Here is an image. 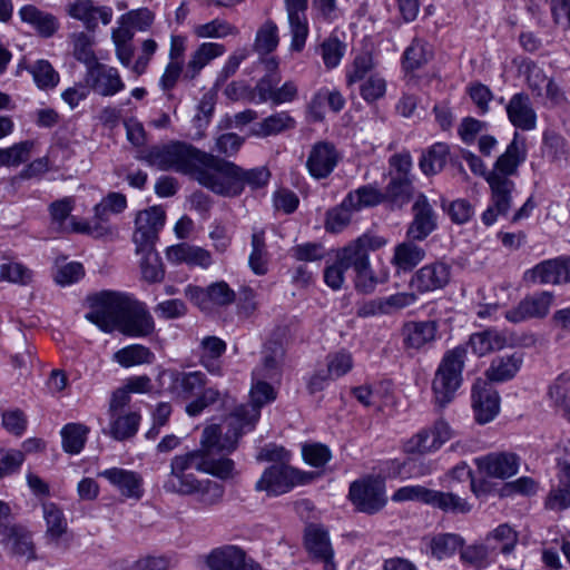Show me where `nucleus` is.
<instances>
[{"label": "nucleus", "instance_id": "obj_1", "mask_svg": "<svg viewBox=\"0 0 570 570\" xmlns=\"http://www.w3.org/2000/svg\"><path fill=\"white\" fill-rule=\"evenodd\" d=\"M223 444L220 425L206 426L202 433L200 449L175 455L170 460V471L163 483L165 492L183 495L196 478L195 474L187 473L191 468L222 480L232 478L235 464L227 454L233 451L223 448Z\"/></svg>", "mask_w": 570, "mask_h": 570}, {"label": "nucleus", "instance_id": "obj_2", "mask_svg": "<svg viewBox=\"0 0 570 570\" xmlns=\"http://www.w3.org/2000/svg\"><path fill=\"white\" fill-rule=\"evenodd\" d=\"M249 392V402L236 406L224 420L222 428L223 448L235 451L238 441L246 432L254 430L261 416V409L276 399L274 387L263 377H254Z\"/></svg>", "mask_w": 570, "mask_h": 570}, {"label": "nucleus", "instance_id": "obj_3", "mask_svg": "<svg viewBox=\"0 0 570 570\" xmlns=\"http://www.w3.org/2000/svg\"><path fill=\"white\" fill-rule=\"evenodd\" d=\"M269 177L271 173L266 167L245 170L217 157L209 190L220 196L235 197L243 193L246 185L253 189L265 186Z\"/></svg>", "mask_w": 570, "mask_h": 570}, {"label": "nucleus", "instance_id": "obj_4", "mask_svg": "<svg viewBox=\"0 0 570 570\" xmlns=\"http://www.w3.org/2000/svg\"><path fill=\"white\" fill-rule=\"evenodd\" d=\"M217 156L184 141H171L170 170L189 175L202 186L210 188Z\"/></svg>", "mask_w": 570, "mask_h": 570}, {"label": "nucleus", "instance_id": "obj_5", "mask_svg": "<svg viewBox=\"0 0 570 570\" xmlns=\"http://www.w3.org/2000/svg\"><path fill=\"white\" fill-rule=\"evenodd\" d=\"M468 350L463 345L455 346L444 353L432 382L435 402L445 406L453 399L462 384V371Z\"/></svg>", "mask_w": 570, "mask_h": 570}, {"label": "nucleus", "instance_id": "obj_6", "mask_svg": "<svg viewBox=\"0 0 570 570\" xmlns=\"http://www.w3.org/2000/svg\"><path fill=\"white\" fill-rule=\"evenodd\" d=\"M88 302L90 312L86 314V318L104 332H112L118 326L132 298L119 292L102 291L89 296Z\"/></svg>", "mask_w": 570, "mask_h": 570}, {"label": "nucleus", "instance_id": "obj_7", "mask_svg": "<svg viewBox=\"0 0 570 570\" xmlns=\"http://www.w3.org/2000/svg\"><path fill=\"white\" fill-rule=\"evenodd\" d=\"M185 297L202 313L213 314L219 308L232 305L236 293L224 282H214L206 287L189 284L184 289Z\"/></svg>", "mask_w": 570, "mask_h": 570}, {"label": "nucleus", "instance_id": "obj_8", "mask_svg": "<svg viewBox=\"0 0 570 570\" xmlns=\"http://www.w3.org/2000/svg\"><path fill=\"white\" fill-rule=\"evenodd\" d=\"M165 219L166 213L160 206H151L137 214L132 234L137 250H150L155 247Z\"/></svg>", "mask_w": 570, "mask_h": 570}, {"label": "nucleus", "instance_id": "obj_9", "mask_svg": "<svg viewBox=\"0 0 570 570\" xmlns=\"http://www.w3.org/2000/svg\"><path fill=\"white\" fill-rule=\"evenodd\" d=\"M307 481L305 474L289 465L276 463L267 468L255 488L271 495H279L291 491L295 485Z\"/></svg>", "mask_w": 570, "mask_h": 570}, {"label": "nucleus", "instance_id": "obj_10", "mask_svg": "<svg viewBox=\"0 0 570 570\" xmlns=\"http://www.w3.org/2000/svg\"><path fill=\"white\" fill-rule=\"evenodd\" d=\"M157 381L161 389L171 394L187 400L205 387L207 376L202 371L180 372L177 370H164L158 374Z\"/></svg>", "mask_w": 570, "mask_h": 570}, {"label": "nucleus", "instance_id": "obj_11", "mask_svg": "<svg viewBox=\"0 0 570 570\" xmlns=\"http://www.w3.org/2000/svg\"><path fill=\"white\" fill-rule=\"evenodd\" d=\"M348 497L358 511L368 514L376 513L386 503L383 483L372 478L354 481Z\"/></svg>", "mask_w": 570, "mask_h": 570}, {"label": "nucleus", "instance_id": "obj_12", "mask_svg": "<svg viewBox=\"0 0 570 570\" xmlns=\"http://www.w3.org/2000/svg\"><path fill=\"white\" fill-rule=\"evenodd\" d=\"M412 222L406 229V237L424 240L438 228V215L424 194H419L412 205Z\"/></svg>", "mask_w": 570, "mask_h": 570}, {"label": "nucleus", "instance_id": "obj_13", "mask_svg": "<svg viewBox=\"0 0 570 570\" xmlns=\"http://www.w3.org/2000/svg\"><path fill=\"white\" fill-rule=\"evenodd\" d=\"M206 563L210 570H262L259 563L246 557L236 546H223L210 551Z\"/></svg>", "mask_w": 570, "mask_h": 570}, {"label": "nucleus", "instance_id": "obj_14", "mask_svg": "<svg viewBox=\"0 0 570 570\" xmlns=\"http://www.w3.org/2000/svg\"><path fill=\"white\" fill-rule=\"evenodd\" d=\"M451 277V267L443 262H433L419 268L410 279V287L424 294L444 288Z\"/></svg>", "mask_w": 570, "mask_h": 570}, {"label": "nucleus", "instance_id": "obj_15", "mask_svg": "<svg viewBox=\"0 0 570 570\" xmlns=\"http://www.w3.org/2000/svg\"><path fill=\"white\" fill-rule=\"evenodd\" d=\"M116 330L126 336L146 337L154 333L155 322L146 306L132 299Z\"/></svg>", "mask_w": 570, "mask_h": 570}, {"label": "nucleus", "instance_id": "obj_16", "mask_svg": "<svg viewBox=\"0 0 570 570\" xmlns=\"http://www.w3.org/2000/svg\"><path fill=\"white\" fill-rule=\"evenodd\" d=\"M472 407L478 423L492 421L500 409V397L487 380L478 379L472 386Z\"/></svg>", "mask_w": 570, "mask_h": 570}, {"label": "nucleus", "instance_id": "obj_17", "mask_svg": "<svg viewBox=\"0 0 570 570\" xmlns=\"http://www.w3.org/2000/svg\"><path fill=\"white\" fill-rule=\"evenodd\" d=\"M552 301L553 295L550 292L533 294L524 297L515 307L508 309L504 316L514 324L529 318H542L548 315Z\"/></svg>", "mask_w": 570, "mask_h": 570}, {"label": "nucleus", "instance_id": "obj_18", "mask_svg": "<svg viewBox=\"0 0 570 570\" xmlns=\"http://www.w3.org/2000/svg\"><path fill=\"white\" fill-rule=\"evenodd\" d=\"M86 82L95 92L104 97L114 96L125 88L118 70L100 62L87 69Z\"/></svg>", "mask_w": 570, "mask_h": 570}, {"label": "nucleus", "instance_id": "obj_19", "mask_svg": "<svg viewBox=\"0 0 570 570\" xmlns=\"http://www.w3.org/2000/svg\"><path fill=\"white\" fill-rule=\"evenodd\" d=\"M98 476L106 479L127 499L140 500L144 495V479L136 471L110 468L99 472Z\"/></svg>", "mask_w": 570, "mask_h": 570}, {"label": "nucleus", "instance_id": "obj_20", "mask_svg": "<svg viewBox=\"0 0 570 570\" xmlns=\"http://www.w3.org/2000/svg\"><path fill=\"white\" fill-rule=\"evenodd\" d=\"M338 159V153L332 142L318 141L311 148L306 167L312 177L323 179L332 174Z\"/></svg>", "mask_w": 570, "mask_h": 570}, {"label": "nucleus", "instance_id": "obj_21", "mask_svg": "<svg viewBox=\"0 0 570 570\" xmlns=\"http://www.w3.org/2000/svg\"><path fill=\"white\" fill-rule=\"evenodd\" d=\"M476 464L481 472L491 478L508 479L518 473L520 459L509 452L490 453L479 458Z\"/></svg>", "mask_w": 570, "mask_h": 570}, {"label": "nucleus", "instance_id": "obj_22", "mask_svg": "<svg viewBox=\"0 0 570 570\" xmlns=\"http://www.w3.org/2000/svg\"><path fill=\"white\" fill-rule=\"evenodd\" d=\"M2 544L13 557L26 558L27 561L37 559L36 546L31 532L22 524L14 523L2 534Z\"/></svg>", "mask_w": 570, "mask_h": 570}, {"label": "nucleus", "instance_id": "obj_23", "mask_svg": "<svg viewBox=\"0 0 570 570\" xmlns=\"http://www.w3.org/2000/svg\"><path fill=\"white\" fill-rule=\"evenodd\" d=\"M67 13L77 20L83 22L89 31H95L98 27V18L104 24L110 23L112 19V9L107 6L96 7L92 0H76L67 8Z\"/></svg>", "mask_w": 570, "mask_h": 570}, {"label": "nucleus", "instance_id": "obj_24", "mask_svg": "<svg viewBox=\"0 0 570 570\" xmlns=\"http://www.w3.org/2000/svg\"><path fill=\"white\" fill-rule=\"evenodd\" d=\"M527 155L524 139H521L519 134L514 132L512 141L508 145L505 151L498 157L493 170L489 175H503L507 178L515 175L519 166L525 161Z\"/></svg>", "mask_w": 570, "mask_h": 570}, {"label": "nucleus", "instance_id": "obj_25", "mask_svg": "<svg viewBox=\"0 0 570 570\" xmlns=\"http://www.w3.org/2000/svg\"><path fill=\"white\" fill-rule=\"evenodd\" d=\"M285 4L292 33L291 47L295 51H301L308 35L307 0H285Z\"/></svg>", "mask_w": 570, "mask_h": 570}, {"label": "nucleus", "instance_id": "obj_26", "mask_svg": "<svg viewBox=\"0 0 570 570\" xmlns=\"http://www.w3.org/2000/svg\"><path fill=\"white\" fill-rule=\"evenodd\" d=\"M225 494V487L210 479H194L183 497H191L200 509H209L219 504Z\"/></svg>", "mask_w": 570, "mask_h": 570}, {"label": "nucleus", "instance_id": "obj_27", "mask_svg": "<svg viewBox=\"0 0 570 570\" xmlns=\"http://www.w3.org/2000/svg\"><path fill=\"white\" fill-rule=\"evenodd\" d=\"M507 114L514 127L522 130H532L535 128L537 115L528 95H513L507 105Z\"/></svg>", "mask_w": 570, "mask_h": 570}, {"label": "nucleus", "instance_id": "obj_28", "mask_svg": "<svg viewBox=\"0 0 570 570\" xmlns=\"http://www.w3.org/2000/svg\"><path fill=\"white\" fill-rule=\"evenodd\" d=\"M435 321L407 322L402 327L403 344L406 348L420 350L435 340Z\"/></svg>", "mask_w": 570, "mask_h": 570}, {"label": "nucleus", "instance_id": "obj_29", "mask_svg": "<svg viewBox=\"0 0 570 570\" xmlns=\"http://www.w3.org/2000/svg\"><path fill=\"white\" fill-rule=\"evenodd\" d=\"M225 46L217 42L202 43L189 57L184 72V80L191 81L212 60L223 56Z\"/></svg>", "mask_w": 570, "mask_h": 570}, {"label": "nucleus", "instance_id": "obj_30", "mask_svg": "<svg viewBox=\"0 0 570 570\" xmlns=\"http://www.w3.org/2000/svg\"><path fill=\"white\" fill-rule=\"evenodd\" d=\"M416 242L407 238L394 247L391 263L397 273L412 272L425 258V249Z\"/></svg>", "mask_w": 570, "mask_h": 570}, {"label": "nucleus", "instance_id": "obj_31", "mask_svg": "<svg viewBox=\"0 0 570 570\" xmlns=\"http://www.w3.org/2000/svg\"><path fill=\"white\" fill-rule=\"evenodd\" d=\"M523 364V355L521 353H512L510 355L497 356L491 361L490 366L485 371L488 382H505L513 379Z\"/></svg>", "mask_w": 570, "mask_h": 570}, {"label": "nucleus", "instance_id": "obj_32", "mask_svg": "<svg viewBox=\"0 0 570 570\" xmlns=\"http://www.w3.org/2000/svg\"><path fill=\"white\" fill-rule=\"evenodd\" d=\"M19 17L24 23L32 26L37 32L45 38L53 36L59 27L58 20L53 14L41 11L33 4L21 7Z\"/></svg>", "mask_w": 570, "mask_h": 570}, {"label": "nucleus", "instance_id": "obj_33", "mask_svg": "<svg viewBox=\"0 0 570 570\" xmlns=\"http://www.w3.org/2000/svg\"><path fill=\"white\" fill-rule=\"evenodd\" d=\"M469 345L474 354L484 356L491 352L500 351L507 347V337L504 331L497 328H487L473 333L469 338Z\"/></svg>", "mask_w": 570, "mask_h": 570}, {"label": "nucleus", "instance_id": "obj_34", "mask_svg": "<svg viewBox=\"0 0 570 570\" xmlns=\"http://www.w3.org/2000/svg\"><path fill=\"white\" fill-rule=\"evenodd\" d=\"M109 419V428L104 433L116 441H125L136 435L141 416L138 412H129L110 414Z\"/></svg>", "mask_w": 570, "mask_h": 570}, {"label": "nucleus", "instance_id": "obj_35", "mask_svg": "<svg viewBox=\"0 0 570 570\" xmlns=\"http://www.w3.org/2000/svg\"><path fill=\"white\" fill-rule=\"evenodd\" d=\"M487 180L492 190V206L500 215H507L511 208L514 183L503 175H488Z\"/></svg>", "mask_w": 570, "mask_h": 570}, {"label": "nucleus", "instance_id": "obj_36", "mask_svg": "<svg viewBox=\"0 0 570 570\" xmlns=\"http://www.w3.org/2000/svg\"><path fill=\"white\" fill-rule=\"evenodd\" d=\"M484 542L492 554H510L518 543V533L509 524L503 523L488 533Z\"/></svg>", "mask_w": 570, "mask_h": 570}, {"label": "nucleus", "instance_id": "obj_37", "mask_svg": "<svg viewBox=\"0 0 570 570\" xmlns=\"http://www.w3.org/2000/svg\"><path fill=\"white\" fill-rule=\"evenodd\" d=\"M295 125V119L287 111H281L264 118L261 122H257L252 128V135L257 137L274 136L293 129Z\"/></svg>", "mask_w": 570, "mask_h": 570}, {"label": "nucleus", "instance_id": "obj_38", "mask_svg": "<svg viewBox=\"0 0 570 570\" xmlns=\"http://www.w3.org/2000/svg\"><path fill=\"white\" fill-rule=\"evenodd\" d=\"M354 284L357 292L363 294H371L375 291L376 286L384 284L389 279V272L385 268L375 271L370 261L354 271Z\"/></svg>", "mask_w": 570, "mask_h": 570}, {"label": "nucleus", "instance_id": "obj_39", "mask_svg": "<svg viewBox=\"0 0 570 570\" xmlns=\"http://www.w3.org/2000/svg\"><path fill=\"white\" fill-rule=\"evenodd\" d=\"M305 547L314 559L334 557L328 533L321 527L311 524L305 531Z\"/></svg>", "mask_w": 570, "mask_h": 570}, {"label": "nucleus", "instance_id": "obj_40", "mask_svg": "<svg viewBox=\"0 0 570 570\" xmlns=\"http://www.w3.org/2000/svg\"><path fill=\"white\" fill-rule=\"evenodd\" d=\"M448 154V145L443 142L434 144L422 153L419 161L420 169L426 176L440 173L446 164Z\"/></svg>", "mask_w": 570, "mask_h": 570}, {"label": "nucleus", "instance_id": "obj_41", "mask_svg": "<svg viewBox=\"0 0 570 570\" xmlns=\"http://www.w3.org/2000/svg\"><path fill=\"white\" fill-rule=\"evenodd\" d=\"M347 204L358 212L366 207H374L385 202L384 194L372 185H364L350 191L346 196Z\"/></svg>", "mask_w": 570, "mask_h": 570}, {"label": "nucleus", "instance_id": "obj_42", "mask_svg": "<svg viewBox=\"0 0 570 570\" xmlns=\"http://www.w3.org/2000/svg\"><path fill=\"white\" fill-rule=\"evenodd\" d=\"M127 207V199L124 194L109 193L102 198L94 208V215L99 220V224L110 225V215L122 213Z\"/></svg>", "mask_w": 570, "mask_h": 570}, {"label": "nucleus", "instance_id": "obj_43", "mask_svg": "<svg viewBox=\"0 0 570 570\" xmlns=\"http://www.w3.org/2000/svg\"><path fill=\"white\" fill-rule=\"evenodd\" d=\"M138 255H141L140 269L144 281L148 283H160L165 278V268L160 256L155 250V247L150 250H137Z\"/></svg>", "mask_w": 570, "mask_h": 570}, {"label": "nucleus", "instance_id": "obj_44", "mask_svg": "<svg viewBox=\"0 0 570 570\" xmlns=\"http://www.w3.org/2000/svg\"><path fill=\"white\" fill-rule=\"evenodd\" d=\"M428 43L421 39H413L403 53L402 65L405 71H414L429 62L432 52Z\"/></svg>", "mask_w": 570, "mask_h": 570}, {"label": "nucleus", "instance_id": "obj_45", "mask_svg": "<svg viewBox=\"0 0 570 570\" xmlns=\"http://www.w3.org/2000/svg\"><path fill=\"white\" fill-rule=\"evenodd\" d=\"M154 357V353L148 347L139 344L126 346L114 354V361L124 367L149 364Z\"/></svg>", "mask_w": 570, "mask_h": 570}, {"label": "nucleus", "instance_id": "obj_46", "mask_svg": "<svg viewBox=\"0 0 570 570\" xmlns=\"http://www.w3.org/2000/svg\"><path fill=\"white\" fill-rule=\"evenodd\" d=\"M42 511L47 524L46 537L57 543L67 530L63 513L55 503H43Z\"/></svg>", "mask_w": 570, "mask_h": 570}, {"label": "nucleus", "instance_id": "obj_47", "mask_svg": "<svg viewBox=\"0 0 570 570\" xmlns=\"http://www.w3.org/2000/svg\"><path fill=\"white\" fill-rule=\"evenodd\" d=\"M542 153L550 161L559 166L567 164L570 157L566 139L554 132L544 134Z\"/></svg>", "mask_w": 570, "mask_h": 570}, {"label": "nucleus", "instance_id": "obj_48", "mask_svg": "<svg viewBox=\"0 0 570 570\" xmlns=\"http://www.w3.org/2000/svg\"><path fill=\"white\" fill-rule=\"evenodd\" d=\"M89 429L81 423H68L61 430L62 448L67 453L78 454L85 446Z\"/></svg>", "mask_w": 570, "mask_h": 570}, {"label": "nucleus", "instance_id": "obj_49", "mask_svg": "<svg viewBox=\"0 0 570 570\" xmlns=\"http://www.w3.org/2000/svg\"><path fill=\"white\" fill-rule=\"evenodd\" d=\"M463 544L464 539L460 534L440 533L431 539L430 549L432 556L441 560L453 556Z\"/></svg>", "mask_w": 570, "mask_h": 570}, {"label": "nucleus", "instance_id": "obj_50", "mask_svg": "<svg viewBox=\"0 0 570 570\" xmlns=\"http://www.w3.org/2000/svg\"><path fill=\"white\" fill-rule=\"evenodd\" d=\"M430 505L444 512L462 514L469 513L472 509V505L465 499L451 492L436 490L433 491Z\"/></svg>", "mask_w": 570, "mask_h": 570}, {"label": "nucleus", "instance_id": "obj_51", "mask_svg": "<svg viewBox=\"0 0 570 570\" xmlns=\"http://www.w3.org/2000/svg\"><path fill=\"white\" fill-rule=\"evenodd\" d=\"M532 278L540 284L566 283L562 259H549L538 264L532 269Z\"/></svg>", "mask_w": 570, "mask_h": 570}, {"label": "nucleus", "instance_id": "obj_52", "mask_svg": "<svg viewBox=\"0 0 570 570\" xmlns=\"http://www.w3.org/2000/svg\"><path fill=\"white\" fill-rule=\"evenodd\" d=\"M355 212L356 210L352 207V204H347V198L345 197L338 206L327 210L325 219L326 230L330 233L342 232L350 225Z\"/></svg>", "mask_w": 570, "mask_h": 570}, {"label": "nucleus", "instance_id": "obj_53", "mask_svg": "<svg viewBox=\"0 0 570 570\" xmlns=\"http://www.w3.org/2000/svg\"><path fill=\"white\" fill-rule=\"evenodd\" d=\"M252 271L257 275L267 273V249L264 230L254 232L252 235V253L248 258Z\"/></svg>", "mask_w": 570, "mask_h": 570}, {"label": "nucleus", "instance_id": "obj_54", "mask_svg": "<svg viewBox=\"0 0 570 570\" xmlns=\"http://www.w3.org/2000/svg\"><path fill=\"white\" fill-rule=\"evenodd\" d=\"M413 185L411 178H402L392 176L385 191L383 193L385 196V200H390L397 206H402L412 197Z\"/></svg>", "mask_w": 570, "mask_h": 570}, {"label": "nucleus", "instance_id": "obj_55", "mask_svg": "<svg viewBox=\"0 0 570 570\" xmlns=\"http://www.w3.org/2000/svg\"><path fill=\"white\" fill-rule=\"evenodd\" d=\"M171 141L154 145L140 151L138 159L160 170H170Z\"/></svg>", "mask_w": 570, "mask_h": 570}, {"label": "nucleus", "instance_id": "obj_56", "mask_svg": "<svg viewBox=\"0 0 570 570\" xmlns=\"http://www.w3.org/2000/svg\"><path fill=\"white\" fill-rule=\"evenodd\" d=\"M336 259L346 269L353 268L355 271L370 261V255L355 239L337 250Z\"/></svg>", "mask_w": 570, "mask_h": 570}, {"label": "nucleus", "instance_id": "obj_57", "mask_svg": "<svg viewBox=\"0 0 570 570\" xmlns=\"http://www.w3.org/2000/svg\"><path fill=\"white\" fill-rule=\"evenodd\" d=\"M33 80L40 89H52L59 82V73L53 69L47 60H38L28 68Z\"/></svg>", "mask_w": 570, "mask_h": 570}, {"label": "nucleus", "instance_id": "obj_58", "mask_svg": "<svg viewBox=\"0 0 570 570\" xmlns=\"http://www.w3.org/2000/svg\"><path fill=\"white\" fill-rule=\"evenodd\" d=\"M441 207L449 215L451 222L456 225L466 224L474 215V206L464 198L452 202L442 199Z\"/></svg>", "mask_w": 570, "mask_h": 570}, {"label": "nucleus", "instance_id": "obj_59", "mask_svg": "<svg viewBox=\"0 0 570 570\" xmlns=\"http://www.w3.org/2000/svg\"><path fill=\"white\" fill-rule=\"evenodd\" d=\"M219 400L223 401L224 405L229 403V396L225 394L222 396L220 392L215 387L204 389L203 392L190 403L186 405V413L189 416L199 415L206 407L215 404Z\"/></svg>", "mask_w": 570, "mask_h": 570}, {"label": "nucleus", "instance_id": "obj_60", "mask_svg": "<svg viewBox=\"0 0 570 570\" xmlns=\"http://www.w3.org/2000/svg\"><path fill=\"white\" fill-rule=\"evenodd\" d=\"M71 39L73 45V57L78 61L85 63L87 69L98 62L92 49L94 41L90 36L85 32H78L73 33Z\"/></svg>", "mask_w": 570, "mask_h": 570}, {"label": "nucleus", "instance_id": "obj_61", "mask_svg": "<svg viewBox=\"0 0 570 570\" xmlns=\"http://www.w3.org/2000/svg\"><path fill=\"white\" fill-rule=\"evenodd\" d=\"M198 38H225L238 35V29L222 19H214L207 23L196 26L194 29Z\"/></svg>", "mask_w": 570, "mask_h": 570}, {"label": "nucleus", "instance_id": "obj_62", "mask_svg": "<svg viewBox=\"0 0 570 570\" xmlns=\"http://www.w3.org/2000/svg\"><path fill=\"white\" fill-rule=\"evenodd\" d=\"M523 68L528 85L532 91H534L538 96L542 95L543 89H546L549 94L551 92L554 83L544 75L543 70L539 66L532 61H528L523 63Z\"/></svg>", "mask_w": 570, "mask_h": 570}, {"label": "nucleus", "instance_id": "obj_63", "mask_svg": "<svg viewBox=\"0 0 570 570\" xmlns=\"http://www.w3.org/2000/svg\"><path fill=\"white\" fill-rule=\"evenodd\" d=\"M278 45L277 27L274 22H265L257 31L254 49L259 53H269Z\"/></svg>", "mask_w": 570, "mask_h": 570}, {"label": "nucleus", "instance_id": "obj_64", "mask_svg": "<svg viewBox=\"0 0 570 570\" xmlns=\"http://www.w3.org/2000/svg\"><path fill=\"white\" fill-rule=\"evenodd\" d=\"M386 92V81L377 73H371L360 86V94L366 102H374Z\"/></svg>", "mask_w": 570, "mask_h": 570}]
</instances>
